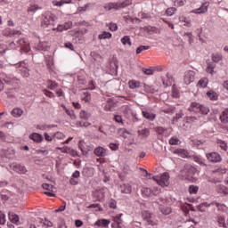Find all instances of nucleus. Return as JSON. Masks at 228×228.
<instances>
[{
	"mask_svg": "<svg viewBox=\"0 0 228 228\" xmlns=\"http://www.w3.org/2000/svg\"><path fill=\"white\" fill-rule=\"evenodd\" d=\"M189 111H191L192 113H201V115H208L209 113V109L206 106L200 105V103L197 102H193L191 103Z\"/></svg>",
	"mask_w": 228,
	"mask_h": 228,
	"instance_id": "4",
	"label": "nucleus"
},
{
	"mask_svg": "<svg viewBox=\"0 0 228 228\" xmlns=\"http://www.w3.org/2000/svg\"><path fill=\"white\" fill-rule=\"evenodd\" d=\"M109 29L110 31H117V29H118V26L116 23H110Z\"/></svg>",
	"mask_w": 228,
	"mask_h": 228,
	"instance_id": "63",
	"label": "nucleus"
},
{
	"mask_svg": "<svg viewBox=\"0 0 228 228\" xmlns=\"http://www.w3.org/2000/svg\"><path fill=\"white\" fill-rule=\"evenodd\" d=\"M207 96H208L210 101H217V99H218V94H216V93L214 91L208 92Z\"/></svg>",
	"mask_w": 228,
	"mask_h": 228,
	"instance_id": "39",
	"label": "nucleus"
},
{
	"mask_svg": "<svg viewBox=\"0 0 228 228\" xmlns=\"http://www.w3.org/2000/svg\"><path fill=\"white\" fill-rule=\"evenodd\" d=\"M98 131L105 134V136H110L115 133V126H111L110 125H101Z\"/></svg>",
	"mask_w": 228,
	"mask_h": 228,
	"instance_id": "10",
	"label": "nucleus"
},
{
	"mask_svg": "<svg viewBox=\"0 0 228 228\" xmlns=\"http://www.w3.org/2000/svg\"><path fill=\"white\" fill-rule=\"evenodd\" d=\"M43 94L46 96L49 97V99H53L54 97V94H53V92L47 90V89H44L43 90Z\"/></svg>",
	"mask_w": 228,
	"mask_h": 228,
	"instance_id": "52",
	"label": "nucleus"
},
{
	"mask_svg": "<svg viewBox=\"0 0 228 228\" xmlns=\"http://www.w3.org/2000/svg\"><path fill=\"white\" fill-rule=\"evenodd\" d=\"M121 43L123 44V45H129V47L133 45V44L131 43V37H129V36H124L121 38Z\"/></svg>",
	"mask_w": 228,
	"mask_h": 228,
	"instance_id": "34",
	"label": "nucleus"
},
{
	"mask_svg": "<svg viewBox=\"0 0 228 228\" xmlns=\"http://www.w3.org/2000/svg\"><path fill=\"white\" fill-rule=\"evenodd\" d=\"M80 118H83L84 120H88L90 118L91 115L90 113L86 112V110H81L79 113Z\"/></svg>",
	"mask_w": 228,
	"mask_h": 228,
	"instance_id": "44",
	"label": "nucleus"
},
{
	"mask_svg": "<svg viewBox=\"0 0 228 228\" xmlns=\"http://www.w3.org/2000/svg\"><path fill=\"white\" fill-rule=\"evenodd\" d=\"M6 224V215L0 211V225H4Z\"/></svg>",
	"mask_w": 228,
	"mask_h": 228,
	"instance_id": "48",
	"label": "nucleus"
},
{
	"mask_svg": "<svg viewBox=\"0 0 228 228\" xmlns=\"http://www.w3.org/2000/svg\"><path fill=\"white\" fill-rule=\"evenodd\" d=\"M209 3L205 2L200 8L193 9L192 11H191V13H196L197 15H200V13H207Z\"/></svg>",
	"mask_w": 228,
	"mask_h": 228,
	"instance_id": "13",
	"label": "nucleus"
},
{
	"mask_svg": "<svg viewBox=\"0 0 228 228\" xmlns=\"http://www.w3.org/2000/svg\"><path fill=\"white\" fill-rule=\"evenodd\" d=\"M92 6V4L88 3L85 4L84 6H79L77 10V13H81V12H86L88 8Z\"/></svg>",
	"mask_w": 228,
	"mask_h": 228,
	"instance_id": "41",
	"label": "nucleus"
},
{
	"mask_svg": "<svg viewBox=\"0 0 228 228\" xmlns=\"http://www.w3.org/2000/svg\"><path fill=\"white\" fill-rule=\"evenodd\" d=\"M16 69H18L23 77H29V64L26 61L16 64Z\"/></svg>",
	"mask_w": 228,
	"mask_h": 228,
	"instance_id": "7",
	"label": "nucleus"
},
{
	"mask_svg": "<svg viewBox=\"0 0 228 228\" xmlns=\"http://www.w3.org/2000/svg\"><path fill=\"white\" fill-rule=\"evenodd\" d=\"M159 193H161V189H159V188H158V187H154V188L151 190V196H152V195L158 196V195H159Z\"/></svg>",
	"mask_w": 228,
	"mask_h": 228,
	"instance_id": "56",
	"label": "nucleus"
},
{
	"mask_svg": "<svg viewBox=\"0 0 228 228\" xmlns=\"http://www.w3.org/2000/svg\"><path fill=\"white\" fill-rule=\"evenodd\" d=\"M184 37H187L189 44H192L193 43V35L191 32L185 33Z\"/></svg>",
	"mask_w": 228,
	"mask_h": 228,
	"instance_id": "58",
	"label": "nucleus"
},
{
	"mask_svg": "<svg viewBox=\"0 0 228 228\" xmlns=\"http://www.w3.org/2000/svg\"><path fill=\"white\" fill-rule=\"evenodd\" d=\"M40 6H38V4H30L28 6V13H35L36 12H37V10H40Z\"/></svg>",
	"mask_w": 228,
	"mask_h": 228,
	"instance_id": "29",
	"label": "nucleus"
},
{
	"mask_svg": "<svg viewBox=\"0 0 228 228\" xmlns=\"http://www.w3.org/2000/svg\"><path fill=\"white\" fill-rule=\"evenodd\" d=\"M46 66H47V69L49 70H53L54 69V63L53 62V60H48L46 61Z\"/></svg>",
	"mask_w": 228,
	"mask_h": 228,
	"instance_id": "55",
	"label": "nucleus"
},
{
	"mask_svg": "<svg viewBox=\"0 0 228 228\" xmlns=\"http://www.w3.org/2000/svg\"><path fill=\"white\" fill-rule=\"evenodd\" d=\"M152 179L162 188L170 184V175L168 173H164L160 176H153Z\"/></svg>",
	"mask_w": 228,
	"mask_h": 228,
	"instance_id": "6",
	"label": "nucleus"
},
{
	"mask_svg": "<svg viewBox=\"0 0 228 228\" xmlns=\"http://www.w3.org/2000/svg\"><path fill=\"white\" fill-rule=\"evenodd\" d=\"M120 190H121V193L128 194V193H131V191H133V188L129 183H124L120 185Z\"/></svg>",
	"mask_w": 228,
	"mask_h": 228,
	"instance_id": "26",
	"label": "nucleus"
},
{
	"mask_svg": "<svg viewBox=\"0 0 228 228\" xmlns=\"http://www.w3.org/2000/svg\"><path fill=\"white\" fill-rule=\"evenodd\" d=\"M3 81L5 83V88L7 91L5 92L7 97H13V94H15V89L19 86V80L16 78H12L10 77H5L3 78Z\"/></svg>",
	"mask_w": 228,
	"mask_h": 228,
	"instance_id": "1",
	"label": "nucleus"
},
{
	"mask_svg": "<svg viewBox=\"0 0 228 228\" xmlns=\"http://www.w3.org/2000/svg\"><path fill=\"white\" fill-rule=\"evenodd\" d=\"M94 195H95V197H97V200L99 202H102V200H104V198L106 197L104 195V191H98L94 192Z\"/></svg>",
	"mask_w": 228,
	"mask_h": 228,
	"instance_id": "36",
	"label": "nucleus"
},
{
	"mask_svg": "<svg viewBox=\"0 0 228 228\" xmlns=\"http://www.w3.org/2000/svg\"><path fill=\"white\" fill-rule=\"evenodd\" d=\"M111 37H113V35L111 33L103 31L102 33H101L98 36V39L99 40H110V38H111Z\"/></svg>",
	"mask_w": 228,
	"mask_h": 228,
	"instance_id": "28",
	"label": "nucleus"
},
{
	"mask_svg": "<svg viewBox=\"0 0 228 228\" xmlns=\"http://www.w3.org/2000/svg\"><path fill=\"white\" fill-rule=\"evenodd\" d=\"M169 145H179V140L175 137H173L169 140Z\"/></svg>",
	"mask_w": 228,
	"mask_h": 228,
	"instance_id": "59",
	"label": "nucleus"
},
{
	"mask_svg": "<svg viewBox=\"0 0 228 228\" xmlns=\"http://www.w3.org/2000/svg\"><path fill=\"white\" fill-rule=\"evenodd\" d=\"M175 110V108L170 106L168 108L163 109L162 113H167L169 115L170 113H174Z\"/></svg>",
	"mask_w": 228,
	"mask_h": 228,
	"instance_id": "53",
	"label": "nucleus"
},
{
	"mask_svg": "<svg viewBox=\"0 0 228 228\" xmlns=\"http://www.w3.org/2000/svg\"><path fill=\"white\" fill-rule=\"evenodd\" d=\"M220 122L222 124H228V109H225L219 117Z\"/></svg>",
	"mask_w": 228,
	"mask_h": 228,
	"instance_id": "23",
	"label": "nucleus"
},
{
	"mask_svg": "<svg viewBox=\"0 0 228 228\" xmlns=\"http://www.w3.org/2000/svg\"><path fill=\"white\" fill-rule=\"evenodd\" d=\"M142 113L144 118H147V120H154V118H156V114L147 110H142Z\"/></svg>",
	"mask_w": 228,
	"mask_h": 228,
	"instance_id": "22",
	"label": "nucleus"
},
{
	"mask_svg": "<svg viewBox=\"0 0 228 228\" xmlns=\"http://www.w3.org/2000/svg\"><path fill=\"white\" fill-rule=\"evenodd\" d=\"M54 20H56V15L51 12H45L41 15L42 28H49V26H53L54 24Z\"/></svg>",
	"mask_w": 228,
	"mask_h": 228,
	"instance_id": "3",
	"label": "nucleus"
},
{
	"mask_svg": "<svg viewBox=\"0 0 228 228\" xmlns=\"http://www.w3.org/2000/svg\"><path fill=\"white\" fill-rule=\"evenodd\" d=\"M6 45H0V56H4V53H6Z\"/></svg>",
	"mask_w": 228,
	"mask_h": 228,
	"instance_id": "61",
	"label": "nucleus"
},
{
	"mask_svg": "<svg viewBox=\"0 0 228 228\" xmlns=\"http://www.w3.org/2000/svg\"><path fill=\"white\" fill-rule=\"evenodd\" d=\"M206 158L210 163H220L222 161V156L218 152L207 153Z\"/></svg>",
	"mask_w": 228,
	"mask_h": 228,
	"instance_id": "11",
	"label": "nucleus"
},
{
	"mask_svg": "<svg viewBox=\"0 0 228 228\" xmlns=\"http://www.w3.org/2000/svg\"><path fill=\"white\" fill-rule=\"evenodd\" d=\"M17 44L19 47H20V50L23 51V53H29V43H27L26 39H20L17 41Z\"/></svg>",
	"mask_w": 228,
	"mask_h": 228,
	"instance_id": "15",
	"label": "nucleus"
},
{
	"mask_svg": "<svg viewBox=\"0 0 228 228\" xmlns=\"http://www.w3.org/2000/svg\"><path fill=\"white\" fill-rule=\"evenodd\" d=\"M179 21L183 22L184 23L183 26H188V28L191 26V20H188V18H186L185 16H180Z\"/></svg>",
	"mask_w": 228,
	"mask_h": 228,
	"instance_id": "37",
	"label": "nucleus"
},
{
	"mask_svg": "<svg viewBox=\"0 0 228 228\" xmlns=\"http://www.w3.org/2000/svg\"><path fill=\"white\" fill-rule=\"evenodd\" d=\"M2 35L4 37H12V28H6L5 29L3 30Z\"/></svg>",
	"mask_w": 228,
	"mask_h": 228,
	"instance_id": "54",
	"label": "nucleus"
},
{
	"mask_svg": "<svg viewBox=\"0 0 228 228\" xmlns=\"http://www.w3.org/2000/svg\"><path fill=\"white\" fill-rule=\"evenodd\" d=\"M174 154H177L181 158H191L190 152H188V151L184 149H176L174 151Z\"/></svg>",
	"mask_w": 228,
	"mask_h": 228,
	"instance_id": "17",
	"label": "nucleus"
},
{
	"mask_svg": "<svg viewBox=\"0 0 228 228\" xmlns=\"http://www.w3.org/2000/svg\"><path fill=\"white\" fill-rule=\"evenodd\" d=\"M148 49H151V47L147 45H141L136 49V54H141L142 51H148Z\"/></svg>",
	"mask_w": 228,
	"mask_h": 228,
	"instance_id": "47",
	"label": "nucleus"
},
{
	"mask_svg": "<svg viewBox=\"0 0 228 228\" xmlns=\"http://www.w3.org/2000/svg\"><path fill=\"white\" fill-rule=\"evenodd\" d=\"M29 139L33 140V142H35L36 143H42V142H44V136H42V134L38 133H32L29 135Z\"/></svg>",
	"mask_w": 228,
	"mask_h": 228,
	"instance_id": "16",
	"label": "nucleus"
},
{
	"mask_svg": "<svg viewBox=\"0 0 228 228\" xmlns=\"http://www.w3.org/2000/svg\"><path fill=\"white\" fill-rule=\"evenodd\" d=\"M158 204H159V209L162 215H170L172 213V208L169 207H163V204H168V200L165 198H159Z\"/></svg>",
	"mask_w": 228,
	"mask_h": 228,
	"instance_id": "8",
	"label": "nucleus"
},
{
	"mask_svg": "<svg viewBox=\"0 0 228 228\" xmlns=\"http://www.w3.org/2000/svg\"><path fill=\"white\" fill-rule=\"evenodd\" d=\"M208 83H209V80L207 77H203L199 80L197 86L200 88H206V86H208Z\"/></svg>",
	"mask_w": 228,
	"mask_h": 228,
	"instance_id": "30",
	"label": "nucleus"
},
{
	"mask_svg": "<svg viewBox=\"0 0 228 228\" xmlns=\"http://www.w3.org/2000/svg\"><path fill=\"white\" fill-rule=\"evenodd\" d=\"M216 67V62H213V61L208 62L206 72H208V74H214Z\"/></svg>",
	"mask_w": 228,
	"mask_h": 228,
	"instance_id": "25",
	"label": "nucleus"
},
{
	"mask_svg": "<svg viewBox=\"0 0 228 228\" xmlns=\"http://www.w3.org/2000/svg\"><path fill=\"white\" fill-rule=\"evenodd\" d=\"M8 218H9L10 222H12V224H15V225H19L20 217L17 214L13 213V212H9Z\"/></svg>",
	"mask_w": 228,
	"mask_h": 228,
	"instance_id": "18",
	"label": "nucleus"
},
{
	"mask_svg": "<svg viewBox=\"0 0 228 228\" xmlns=\"http://www.w3.org/2000/svg\"><path fill=\"white\" fill-rule=\"evenodd\" d=\"M42 188L44 190H47V191H53V190H54V186L49 184V183H43L42 184Z\"/></svg>",
	"mask_w": 228,
	"mask_h": 228,
	"instance_id": "51",
	"label": "nucleus"
},
{
	"mask_svg": "<svg viewBox=\"0 0 228 228\" xmlns=\"http://www.w3.org/2000/svg\"><path fill=\"white\" fill-rule=\"evenodd\" d=\"M128 87L130 90H136V88H142V83L134 79L129 80Z\"/></svg>",
	"mask_w": 228,
	"mask_h": 228,
	"instance_id": "19",
	"label": "nucleus"
},
{
	"mask_svg": "<svg viewBox=\"0 0 228 228\" xmlns=\"http://www.w3.org/2000/svg\"><path fill=\"white\" fill-rule=\"evenodd\" d=\"M189 193H191V195H197V193H199V186L190 185Z\"/></svg>",
	"mask_w": 228,
	"mask_h": 228,
	"instance_id": "42",
	"label": "nucleus"
},
{
	"mask_svg": "<svg viewBox=\"0 0 228 228\" xmlns=\"http://www.w3.org/2000/svg\"><path fill=\"white\" fill-rule=\"evenodd\" d=\"M217 223L219 224V227H227V224H225V217H224L223 216H217Z\"/></svg>",
	"mask_w": 228,
	"mask_h": 228,
	"instance_id": "38",
	"label": "nucleus"
},
{
	"mask_svg": "<svg viewBox=\"0 0 228 228\" xmlns=\"http://www.w3.org/2000/svg\"><path fill=\"white\" fill-rule=\"evenodd\" d=\"M175 12H177V9L175 7L167 8L166 11V13L168 17H172V15H175Z\"/></svg>",
	"mask_w": 228,
	"mask_h": 228,
	"instance_id": "45",
	"label": "nucleus"
},
{
	"mask_svg": "<svg viewBox=\"0 0 228 228\" xmlns=\"http://www.w3.org/2000/svg\"><path fill=\"white\" fill-rule=\"evenodd\" d=\"M138 135L141 136V138H148L151 132L147 128H143L142 130H138Z\"/></svg>",
	"mask_w": 228,
	"mask_h": 228,
	"instance_id": "32",
	"label": "nucleus"
},
{
	"mask_svg": "<svg viewBox=\"0 0 228 228\" xmlns=\"http://www.w3.org/2000/svg\"><path fill=\"white\" fill-rule=\"evenodd\" d=\"M218 193H223V195H228V188L224 185H219L217 187Z\"/></svg>",
	"mask_w": 228,
	"mask_h": 228,
	"instance_id": "43",
	"label": "nucleus"
},
{
	"mask_svg": "<svg viewBox=\"0 0 228 228\" xmlns=\"http://www.w3.org/2000/svg\"><path fill=\"white\" fill-rule=\"evenodd\" d=\"M196 73L193 70H187L183 75V83L184 85H191L195 81Z\"/></svg>",
	"mask_w": 228,
	"mask_h": 228,
	"instance_id": "9",
	"label": "nucleus"
},
{
	"mask_svg": "<svg viewBox=\"0 0 228 228\" xmlns=\"http://www.w3.org/2000/svg\"><path fill=\"white\" fill-rule=\"evenodd\" d=\"M109 208L112 209H117V201L115 200H110L109 202Z\"/></svg>",
	"mask_w": 228,
	"mask_h": 228,
	"instance_id": "60",
	"label": "nucleus"
},
{
	"mask_svg": "<svg viewBox=\"0 0 228 228\" xmlns=\"http://www.w3.org/2000/svg\"><path fill=\"white\" fill-rule=\"evenodd\" d=\"M81 101L84 102H90L92 101V94L88 91H83L81 94Z\"/></svg>",
	"mask_w": 228,
	"mask_h": 228,
	"instance_id": "24",
	"label": "nucleus"
},
{
	"mask_svg": "<svg viewBox=\"0 0 228 228\" xmlns=\"http://www.w3.org/2000/svg\"><path fill=\"white\" fill-rule=\"evenodd\" d=\"M94 154L98 156V158H104V156H106V149L99 146L94 150Z\"/></svg>",
	"mask_w": 228,
	"mask_h": 228,
	"instance_id": "21",
	"label": "nucleus"
},
{
	"mask_svg": "<svg viewBox=\"0 0 228 228\" xmlns=\"http://www.w3.org/2000/svg\"><path fill=\"white\" fill-rule=\"evenodd\" d=\"M156 133L162 136H168V134L167 133V129L163 128L162 126H158L156 128Z\"/></svg>",
	"mask_w": 228,
	"mask_h": 228,
	"instance_id": "40",
	"label": "nucleus"
},
{
	"mask_svg": "<svg viewBox=\"0 0 228 228\" xmlns=\"http://www.w3.org/2000/svg\"><path fill=\"white\" fill-rule=\"evenodd\" d=\"M211 206H216L218 211H223V212L227 211V206L224 204H220L216 201H213L212 203H208V202L201 203L198 206V209H200V211L203 213L204 211H206L205 208H211Z\"/></svg>",
	"mask_w": 228,
	"mask_h": 228,
	"instance_id": "5",
	"label": "nucleus"
},
{
	"mask_svg": "<svg viewBox=\"0 0 228 228\" xmlns=\"http://www.w3.org/2000/svg\"><path fill=\"white\" fill-rule=\"evenodd\" d=\"M11 114L12 115V117L19 118V117H22V115L24 114V110H22V109L20 108H15L12 110Z\"/></svg>",
	"mask_w": 228,
	"mask_h": 228,
	"instance_id": "27",
	"label": "nucleus"
},
{
	"mask_svg": "<svg viewBox=\"0 0 228 228\" xmlns=\"http://www.w3.org/2000/svg\"><path fill=\"white\" fill-rule=\"evenodd\" d=\"M52 4H53V6H63V4H65L64 3H63V0H61V1H56V0H53V2H52Z\"/></svg>",
	"mask_w": 228,
	"mask_h": 228,
	"instance_id": "62",
	"label": "nucleus"
},
{
	"mask_svg": "<svg viewBox=\"0 0 228 228\" xmlns=\"http://www.w3.org/2000/svg\"><path fill=\"white\" fill-rule=\"evenodd\" d=\"M222 55L220 54H212V61L214 63H218V61H221Z\"/></svg>",
	"mask_w": 228,
	"mask_h": 228,
	"instance_id": "50",
	"label": "nucleus"
},
{
	"mask_svg": "<svg viewBox=\"0 0 228 228\" xmlns=\"http://www.w3.org/2000/svg\"><path fill=\"white\" fill-rule=\"evenodd\" d=\"M133 4L132 0H125L124 2H117V3H108L103 5L104 10L106 12H111V10H122V8H127V6H131Z\"/></svg>",
	"mask_w": 228,
	"mask_h": 228,
	"instance_id": "2",
	"label": "nucleus"
},
{
	"mask_svg": "<svg viewBox=\"0 0 228 228\" xmlns=\"http://www.w3.org/2000/svg\"><path fill=\"white\" fill-rule=\"evenodd\" d=\"M179 89L175 88V86L172 87V97L175 99H179Z\"/></svg>",
	"mask_w": 228,
	"mask_h": 228,
	"instance_id": "49",
	"label": "nucleus"
},
{
	"mask_svg": "<svg viewBox=\"0 0 228 228\" xmlns=\"http://www.w3.org/2000/svg\"><path fill=\"white\" fill-rule=\"evenodd\" d=\"M114 120L118 124H124V120L122 119V116H120V115L114 116Z\"/></svg>",
	"mask_w": 228,
	"mask_h": 228,
	"instance_id": "57",
	"label": "nucleus"
},
{
	"mask_svg": "<svg viewBox=\"0 0 228 228\" xmlns=\"http://www.w3.org/2000/svg\"><path fill=\"white\" fill-rule=\"evenodd\" d=\"M183 174H185V177H187V179H190V177H193V175L197 174V168L192 166H186L183 170Z\"/></svg>",
	"mask_w": 228,
	"mask_h": 228,
	"instance_id": "14",
	"label": "nucleus"
},
{
	"mask_svg": "<svg viewBox=\"0 0 228 228\" xmlns=\"http://www.w3.org/2000/svg\"><path fill=\"white\" fill-rule=\"evenodd\" d=\"M10 167L12 168V170H13L14 172L20 175H24L28 172V169L26 168V167L20 164L13 163L10 166Z\"/></svg>",
	"mask_w": 228,
	"mask_h": 228,
	"instance_id": "12",
	"label": "nucleus"
},
{
	"mask_svg": "<svg viewBox=\"0 0 228 228\" xmlns=\"http://www.w3.org/2000/svg\"><path fill=\"white\" fill-rule=\"evenodd\" d=\"M46 86L49 90H55V88H58V83L53 80H47Z\"/></svg>",
	"mask_w": 228,
	"mask_h": 228,
	"instance_id": "33",
	"label": "nucleus"
},
{
	"mask_svg": "<svg viewBox=\"0 0 228 228\" xmlns=\"http://www.w3.org/2000/svg\"><path fill=\"white\" fill-rule=\"evenodd\" d=\"M142 195H143L144 197H152V189L149 187H142Z\"/></svg>",
	"mask_w": 228,
	"mask_h": 228,
	"instance_id": "31",
	"label": "nucleus"
},
{
	"mask_svg": "<svg viewBox=\"0 0 228 228\" xmlns=\"http://www.w3.org/2000/svg\"><path fill=\"white\" fill-rule=\"evenodd\" d=\"M53 138H55L56 140H65V135L61 132H56L53 134Z\"/></svg>",
	"mask_w": 228,
	"mask_h": 228,
	"instance_id": "46",
	"label": "nucleus"
},
{
	"mask_svg": "<svg viewBox=\"0 0 228 228\" xmlns=\"http://www.w3.org/2000/svg\"><path fill=\"white\" fill-rule=\"evenodd\" d=\"M37 49L38 51H49V46H47V43L40 42V43L37 45Z\"/></svg>",
	"mask_w": 228,
	"mask_h": 228,
	"instance_id": "35",
	"label": "nucleus"
},
{
	"mask_svg": "<svg viewBox=\"0 0 228 228\" xmlns=\"http://www.w3.org/2000/svg\"><path fill=\"white\" fill-rule=\"evenodd\" d=\"M111 224V221L108 219H99L94 223L97 227H108Z\"/></svg>",
	"mask_w": 228,
	"mask_h": 228,
	"instance_id": "20",
	"label": "nucleus"
},
{
	"mask_svg": "<svg viewBox=\"0 0 228 228\" xmlns=\"http://www.w3.org/2000/svg\"><path fill=\"white\" fill-rule=\"evenodd\" d=\"M78 149L82 152H85V141H79V142H78Z\"/></svg>",
	"mask_w": 228,
	"mask_h": 228,
	"instance_id": "64",
	"label": "nucleus"
}]
</instances>
